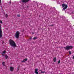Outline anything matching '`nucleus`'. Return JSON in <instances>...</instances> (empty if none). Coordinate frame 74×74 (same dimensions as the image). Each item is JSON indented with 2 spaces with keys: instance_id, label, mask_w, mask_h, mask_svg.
<instances>
[{
  "instance_id": "1",
  "label": "nucleus",
  "mask_w": 74,
  "mask_h": 74,
  "mask_svg": "<svg viewBox=\"0 0 74 74\" xmlns=\"http://www.w3.org/2000/svg\"><path fill=\"white\" fill-rule=\"evenodd\" d=\"M9 43L11 47H16V44L15 43L14 41L11 39H10L9 40Z\"/></svg>"
},
{
  "instance_id": "2",
  "label": "nucleus",
  "mask_w": 74,
  "mask_h": 74,
  "mask_svg": "<svg viewBox=\"0 0 74 74\" xmlns=\"http://www.w3.org/2000/svg\"><path fill=\"white\" fill-rule=\"evenodd\" d=\"M1 29V25L0 24V38L2 37V36H3V32H2V29Z\"/></svg>"
},
{
  "instance_id": "3",
  "label": "nucleus",
  "mask_w": 74,
  "mask_h": 74,
  "mask_svg": "<svg viewBox=\"0 0 74 74\" xmlns=\"http://www.w3.org/2000/svg\"><path fill=\"white\" fill-rule=\"evenodd\" d=\"M64 48L66 50H69L70 49H72L73 48V47L71 46H66V47H64Z\"/></svg>"
},
{
  "instance_id": "4",
  "label": "nucleus",
  "mask_w": 74,
  "mask_h": 74,
  "mask_svg": "<svg viewBox=\"0 0 74 74\" xmlns=\"http://www.w3.org/2000/svg\"><path fill=\"white\" fill-rule=\"evenodd\" d=\"M62 7H64L63 8V10H66V8H67V5L65 4L64 3H63L62 5Z\"/></svg>"
},
{
  "instance_id": "5",
  "label": "nucleus",
  "mask_w": 74,
  "mask_h": 74,
  "mask_svg": "<svg viewBox=\"0 0 74 74\" xmlns=\"http://www.w3.org/2000/svg\"><path fill=\"white\" fill-rule=\"evenodd\" d=\"M15 37L16 38H19V31H17L15 34Z\"/></svg>"
},
{
  "instance_id": "6",
  "label": "nucleus",
  "mask_w": 74,
  "mask_h": 74,
  "mask_svg": "<svg viewBox=\"0 0 74 74\" xmlns=\"http://www.w3.org/2000/svg\"><path fill=\"white\" fill-rule=\"evenodd\" d=\"M10 71H13L14 70V67H12V66H10Z\"/></svg>"
},
{
  "instance_id": "7",
  "label": "nucleus",
  "mask_w": 74,
  "mask_h": 74,
  "mask_svg": "<svg viewBox=\"0 0 74 74\" xmlns=\"http://www.w3.org/2000/svg\"><path fill=\"white\" fill-rule=\"evenodd\" d=\"M35 73L36 74H38V69H35Z\"/></svg>"
},
{
  "instance_id": "8",
  "label": "nucleus",
  "mask_w": 74,
  "mask_h": 74,
  "mask_svg": "<svg viewBox=\"0 0 74 74\" xmlns=\"http://www.w3.org/2000/svg\"><path fill=\"white\" fill-rule=\"evenodd\" d=\"M30 0H23V3H26V2H28Z\"/></svg>"
},
{
  "instance_id": "9",
  "label": "nucleus",
  "mask_w": 74,
  "mask_h": 74,
  "mask_svg": "<svg viewBox=\"0 0 74 74\" xmlns=\"http://www.w3.org/2000/svg\"><path fill=\"white\" fill-rule=\"evenodd\" d=\"M3 53L2 54V56H4V54L6 52V51L5 50L4 51H3Z\"/></svg>"
},
{
  "instance_id": "10",
  "label": "nucleus",
  "mask_w": 74,
  "mask_h": 74,
  "mask_svg": "<svg viewBox=\"0 0 74 74\" xmlns=\"http://www.w3.org/2000/svg\"><path fill=\"white\" fill-rule=\"evenodd\" d=\"M27 58L24 59L22 61V62H25L26 61H27Z\"/></svg>"
},
{
  "instance_id": "11",
  "label": "nucleus",
  "mask_w": 74,
  "mask_h": 74,
  "mask_svg": "<svg viewBox=\"0 0 74 74\" xmlns=\"http://www.w3.org/2000/svg\"><path fill=\"white\" fill-rule=\"evenodd\" d=\"M5 57L6 59H8V56L7 55H5Z\"/></svg>"
},
{
  "instance_id": "12",
  "label": "nucleus",
  "mask_w": 74,
  "mask_h": 74,
  "mask_svg": "<svg viewBox=\"0 0 74 74\" xmlns=\"http://www.w3.org/2000/svg\"><path fill=\"white\" fill-rule=\"evenodd\" d=\"M53 60L54 62H56V58H54L53 59Z\"/></svg>"
},
{
  "instance_id": "13",
  "label": "nucleus",
  "mask_w": 74,
  "mask_h": 74,
  "mask_svg": "<svg viewBox=\"0 0 74 74\" xmlns=\"http://www.w3.org/2000/svg\"><path fill=\"white\" fill-rule=\"evenodd\" d=\"M5 15L6 18H7V17H8V15L7 14H5Z\"/></svg>"
},
{
  "instance_id": "14",
  "label": "nucleus",
  "mask_w": 74,
  "mask_h": 74,
  "mask_svg": "<svg viewBox=\"0 0 74 74\" xmlns=\"http://www.w3.org/2000/svg\"><path fill=\"white\" fill-rule=\"evenodd\" d=\"M2 64L3 66H4L5 65V62H3L2 63Z\"/></svg>"
},
{
  "instance_id": "15",
  "label": "nucleus",
  "mask_w": 74,
  "mask_h": 74,
  "mask_svg": "<svg viewBox=\"0 0 74 74\" xmlns=\"http://www.w3.org/2000/svg\"><path fill=\"white\" fill-rule=\"evenodd\" d=\"M45 73V71H41V73L42 74H44Z\"/></svg>"
},
{
  "instance_id": "16",
  "label": "nucleus",
  "mask_w": 74,
  "mask_h": 74,
  "mask_svg": "<svg viewBox=\"0 0 74 74\" xmlns=\"http://www.w3.org/2000/svg\"><path fill=\"white\" fill-rule=\"evenodd\" d=\"M69 54H70V55H71V51H69Z\"/></svg>"
},
{
  "instance_id": "17",
  "label": "nucleus",
  "mask_w": 74,
  "mask_h": 74,
  "mask_svg": "<svg viewBox=\"0 0 74 74\" xmlns=\"http://www.w3.org/2000/svg\"><path fill=\"white\" fill-rule=\"evenodd\" d=\"M0 22L1 23H3V22H2V21L1 20L0 21Z\"/></svg>"
},
{
  "instance_id": "18",
  "label": "nucleus",
  "mask_w": 74,
  "mask_h": 74,
  "mask_svg": "<svg viewBox=\"0 0 74 74\" xmlns=\"http://www.w3.org/2000/svg\"><path fill=\"white\" fill-rule=\"evenodd\" d=\"M35 39H37V38L36 37H34L33 39V40H35Z\"/></svg>"
},
{
  "instance_id": "19",
  "label": "nucleus",
  "mask_w": 74,
  "mask_h": 74,
  "mask_svg": "<svg viewBox=\"0 0 74 74\" xmlns=\"http://www.w3.org/2000/svg\"><path fill=\"white\" fill-rule=\"evenodd\" d=\"M9 3L10 4H10H11V1H10V2H9Z\"/></svg>"
},
{
  "instance_id": "20",
  "label": "nucleus",
  "mask_w": 74,
  "mask_h": 74,
  "mask_svg": "<svg viewBox=\"0 0 74 74\" xmlns=\"http://www.w3.org/2000/svg\"><path fill=\"white\" fill-rule=\"evenodd\" d=\"M60 63V60H59L58 61V63Z\"/></svg>"
},
{
  "instance_id": "21",
  "label": "nucleus",
  "mask_w": 74,
  "mask_h": 74,
  "mask_svg": "<svg viewBox=\"0 0 74 74\" xmlns=\"http://www.w3.org/2000/svg\"><path fill=\"white\" fill-rule=\"evenodd\" d=\"M32 37H31L30 38V40H32Z\"/></svg>"
},
{
  "instance_id": "22",
  "label": "nucleus",
  "mask_w": 74,
  "mask_h": 74,
  "mask_svg": "<svg viewBox=\"0 0 74 74\" xmlns=\"http://www.w3.org/2000/svg\"><path fill=\"white\" fill-rule=\"evenodd\" d=\"M1 0H0V3H1Z\"/></svg>"
},
{
  "instance_id": "23",
  "label": "nucleus",
  "mask_w": 74,
  "mask_h": 74,
  "mask_svg": "<svg viewBox=\"0 0 74 74\" xmlns=\"http://www.w3.org/2000/svg\"><path fill=\"white\" fill-rule=\"evenodd\" d=\"M32 34H34V32H32Z\"/></svg>"
},
{
  "instance_id": "24",
  "label": "nucleus",
  "mask_w": 74,
  "mask_h": 74,
  "mask_svg": "<svg viewBox=\"0 0 74 74\" xmlns=\"http://www.w3.org/2000/svg\"><path fill=\"white\" fill-rule=\"evenodd\" d=\"M17 16H18V17H19V15H17Z\"/></svg>"
},
{
  "instance_id": "25",
  "label": "nucleus",
  "mask_w": 74,
  "mask_h": 74,
  "mask_svg": "<svg viewBox=\"0 0 74 74\" xmlns=\"http://www.w3.org/2000/svg\"><path fill=\"white\" fill-rule=\"evenodd\" d=\"M51 26H53V25H51Z\"/></svg>"
},
{
  "instance_id": "26",
  "label": "nucleus",
  "mask_w": 74,
  "mask_h": 74,
  "mask_svg": "<svg viewBox=\"0 0 74 74\" xmlns=\"http://www.w3.org/2000/svg\"><path fill=\"white\" fill-rule=\"evenodd\" d=\"M19 16H20V15H19Z\"/></svg>"
},
{
  "instance_id": "27",
  "label": "nucleus",
  "mask_w": 74,
  "mask_h": 74,
  "mask_svg": "<svg viewBox=\"0 0 74 74\" xmlns=\"http://www.w3.org/2000/svg\"><path fill=\"white\" fill-rule=\"evenodd\" d=\"M33 2H35V1H34Z\"/></svg>"
},
{
  "instance_id": "28",
  "label": "nucleus",
  "mask_w": 74,
  "mask_h": 74,
  "mask_svg": "<svg viewBox=\"0 0 74 74\" xmlns=\"http://www.w3.org/2000/svg\"><path fill=\"white\" fill-rule=\"evenodd\" d=\"M41 70H40V71H41Z\"/></svg>"
}]
</instances>
